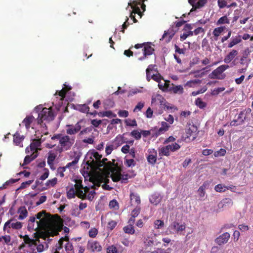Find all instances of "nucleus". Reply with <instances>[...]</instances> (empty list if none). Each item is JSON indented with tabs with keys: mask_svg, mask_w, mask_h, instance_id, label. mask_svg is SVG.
<instances>
[{
	"mask_svg": "<svg viewBox=\"0 0 253 253\" xmlns=\"http://www.w3.org/2000/svg\"><path fill=\"white\" fill-rule=\"evenodd\" d=\"M39 220L36 221L39 225V230L35 233L36 238L45 240L50 236H56L62 229V224L53 220L51 216L43 217Z\"/></svg>",
	"mask_w": 253,
	"mask_h": 253,
	"instance_id": "nucleus-1",
	"label": "nucleus"
},
{
	"mask_svg": "<svg viewBox=\"0 0 253 253\" xmlns=\"http://www.w3.org/2000/svg\"><path fill=\"white\" fill-rule=\"evenodd\" d=\"M51 139H57L59 141V144L62 151L70 150L75 141V136H69L66 134L58 133L54 135Z\"/></svg>",
	"mask_w": 253,
	"mask_h": 253,
	"instance_id": "nucleus-2",
	"label": "nucleus"
},
{
	"mask_svg": "<svg viewBox=\"0 0 253 253\" xmlns=\"http://www.w3.org/2000/svg\"><path fill=\"white\" fill-rule=\"evenodd\" d=\"M54 113L51 108H43L38 114L37 118L38 123L41 124L44 121L50 122L54 120Z\"/></svg>",
	"mask_w": 253,
	"mask_h": 253,
	"instance_id": "nucleus-3",
	"label": "nucleus"
},
{
	"mask_svg": "<svg viewBox=\"0 0 253 253\" xmlns=\"http://www.w3.org/2000/svg\"><path fill=\"white\" fill-rule=\"evenodd\" d=\"M166 100L164 97L159 94H156L152 98V105L156 107L158 106L159 107V114H162L166 107L168 109H169V107L166 105Z\"/></svg>",
	"mask_w": 253,
	"mask_h": 253,
	"instance_id": "nucleus-4",
	"label": "nucleus"
},
{
	"mask_svg": "<svg viewBox=\"0 0 253 253\" xmlns=\"http://www.w3.org/2000/svg\"><path fill=\"white\" fill-rule=\"evenodd\" d=\"M112 169L111 177L114 182H118L121 180L122 183H126L127 182L128 179L131 177L128 174H122L120 169L117 170L116 168H112Z\"/></svg>",
	"mask_w": 253,
	"mask_h": 253,
	"instance_id": "nucleus-5",
	"label": "nucleus"
},
{
	"mask_svg": "<svg viewBox=\"0 0 253 253\" xmlns=\"http://www.w3.org/2000/svg\"><path fill=\"white\" fill-rule=\"evenodd\" d=\"M229 68V66L227 65H222L213 71L210 75V76L211 78L223 80L226 77L225 74L223 72Z\"/></svg>",
	"mask_w": 253,
	"mask_h": 253,
	"instance_id": "nucleus-6",
	"label": "nucleus"
},
{
	"mask_svg": "<svg viewBox=\"0 0 253 253\" xmlns=\"http://www.w3.org/2000/svg\"><path fill=\"white\" fill-rule=\"evenodd\" d=\"M131 4V2L128 3V5L131 6V8L133 9V12L134 14H137L140 18H141L143 15V13L141 12L139 5L141 6L143 11H144L146 10V5L141 1V0H134Z\"/></svg>",
	"mask_w": 253,
	"mask_h": 253,
	"instance_id": "nucleus-7",
	"label": "nucleus"
},
{
	"mask_svg": "<svg viewBox=\"0 0 253 253\" xmlns=\"http://www.w3.org/2000/svg\"><path fill=\"white\" fill-rule=\"evenodd\" d=\"M233 205V202L230 198H225L221 200L217 205V208L215 210L217 212H221L230 208Z\"/></svg>",
	"mask_w": 253,
	"mask_h": 253,
	"instance_id": "nucleus-8",
	"label": "nucleus"
},
{
	"mask_svg": "<svg viewBox=\"0 0 253 253\" xmlns=\"http://www.w3.org/2000/svg\"><path fill=\"white\" fill-rule=\"evenodd\" d=\"M102 155L99 154L97 152H92L90 158L92 160L90 162L88 161L86 164L90 167L96 169L98 166V162L100 161Z\"/></svg>",
	"mask_w": 253,
	"mask_h": 253,
	"instance_id": "nucleus-9",
	"label": "nucleus"
},
{
	"mask_svg": "<svg viewBox=\"0 0 253 253\" xmlns=\"http://www.w3.org/2000/svg\"><path fill=\"white\" fill-rule=\"evenodd\" d=\"M41 142L38 139H34L33 142L30 144L29 147L26 148L25 151L26 153H29L30 151L33 153H38V147L41 146Z\"/></svg>",
	"mask_w": 253,
	"mask_h": 253,
	"instance_id": "nucleus-10",
	"label": "nucleus"
},
{
	"mask_svg": "<svg viewBox=\"0 0 253 253\" xmlns=\"http://www.w3.org/2000/svg\"><path fill=\"white\" fill-rule=\"evenodd\" d=\"M149 155L147 157L148 162L154 165L157 161V152L155 149H149L148 150Z\"/></svg>",
	"mask_w": 253,
	"mask_h": 253,
	"instance_id": "nucleus-11",
	"label": "nucleus"
},
{
	"mask_svg": "<svg viewBox=\"0 0 253 253\" xmlns=\"http://www.w3.org/2000/svg\"><path fill=\"white\" fill-rule=\"evenodd\" d=\"M230 235L228 232H225L220 235L216 240V243L219 245H222L226 244L229 240Z\"/></svg>",
	"mask_w": 253,
	"mask_h": 253,
	"instance_id": "nucleus-12",
	"label": "nucleus"
},
{
	"mask_svg": "<svg viewBox=\"0 0 253 253\" xmlns=\"http://www.w3.org/2000/svg\"><path fill=\"white\" fill-rule=\"evenodd\" d=\"M197 130L198 128L196 126L189 124L188 128L186 129V138H189L191 136H193V138H195Z\"/></svg>",
	"mask_w": 253,
	"mask_h": 253,
	"instance_id": "nucleus-13",
	"label": "nucleus"
},
{
	"mask_svg": "<svg viewBox=\"0 0 253 253\" xmlns=\"http://www.w3.org/2000/svg\"><path fill=\"white\" fill-rule=\"evenodd\" d=\"M246 117L244 112H241L237 116V119L234 120L230 123L231 126L240 125L243 124L245 120Z\"/></svg>",
	"mask_w": 253,
	"mask_h": 253,
	"instance_id": "nucleus-14",
	"label": "nucleus"
},
{
	"mask_svg": "<svg viewBox=\"0 0 253 253\" xmlns=\"http://www.w3.org/2000/svg\"><path fill=\"white\" fill-rule=\"evenodd\" d=\"M36 217L31 216L28 221V229L29 231H37L39 230V225L37 224V222L35 224Z\"/></svg>",
	"mask_w": 253,
	"mask_h": 253,
	"instance_id": "nucleus-15",
	"label": "nucleus"
},
{
	"mask_svg": "<svg viewBox=\"0 0 253 253\" xmlns=\"http://www.w3.org/2000/svg\"><path fill=\"white\" fill-rule=\"evenodd\" d=\"M174 35V33L172 29H169L168 31H165L162 37L160 39L161 41L165 40L166 43H169Z\"/></svg>",
	"mask_w": 253,
	"mask_h": 253,
	"instance_id": "nucleus-16",
	"label": "nucleus"
},
{
	"mask_svg": "<svg viewBox=\"0 0 253 253\" xmlns=\"http://www.w3.org/2000/svg\"><path fill=\"white\" fill-rule=\"evenodd\" d=\"M64 87L59 92L57 91L55 94V95H56L58 93V95L60 96V100L61 101V103H62V101L65 97L67 92L72 89L71 86L67 85L66 84H64Z\"/></svg>",
	"mask_w": 253,
	"mask_h": 253,
	"instance_id": "nucleus-17",
	"label": "nucleus"
},
{
	"mask_svg": "<svg viewBox=\"0 0 253 253\" xmlns=\"http://www.w3.org/2000/svg\"><path fill=\"white\" fill-rule=\"evenodd\" d=\"M143 47V53L145 56L152 55L154 52V48L151 46V42L145 43Z\"/></svg>",
	"mask_w": 253,
	"mask_h": 253,
	"instance_id": "nucleus-18",
	"label": "nucleus"
},
{
	"mask_svg": "<svg viewBox=\"0 0 253 253\" xmlns=\"http://www.w3.org/2000/svg\"><path fill=\"white\" fill-rule=\"evenodd\" d=\"M107 161V159L106 158H103L102 160H100V161L99 162H98V166L96 168V169H99L101 167H103L106 168L110 167L111 168L110 170H112V168H113L112 167L113 163L111 162H106Z\"/></svg>",
	"mask_w": 253,
	"mask_h": 253,
	"instance_id": "nucleus-19",
	"label": "nucleus"
},
{
	"mask_svg": "<svg viewBox=\"0 0 253 253\" xmlns=\"http://www.w3.org/2000/svg\"><path fill=\"white\" fill-rule=\"evenodd\" d=\"M238 51L236 50H232L224 58V62L225 63H229L237 55Z\"/></svg>",
	"mask_w": 253,
	"mask_h": 253,
	"instance_id": "nucleus-20",
	"label": "nucleus"
},
{
	"mask_svg": "<svg viewBox=\"0 0 253 253\" xmlns=\"http://www.w3.org/2000/svg\"><path fill=\"white\" fill-rule=\"evenodd\" d=\"M38 153H32L30 155H27L24 160V162L22 166L23 167L25 165H27L30 163L32 161L35 160L38 156Z\"/></svg>",
	"mask_w": 253,
	"mask_h": 253,
	"instance_id": "nucleus-21",
	"label": "nucleus"
},
{
	"mask_svg": "<svg viewBox=\"0 0 253 253\" xmlns=\"http://www.w3.org/2000/svg\"><path fill=\"white\" fill-rule=\"evenodd\" d=\"M170 228L175 232L182 231L185 229V225L180 224L179 223L175 221L171 224Z\"/></svg>",
	"mask_w": 253,
	"mask_h": 253,
	"instance_id": "nucleus-22",
	"label": "nucleus"
},
{
	"mask_svg": "<svg viewBox=\"0 0 253 253\" xmlns=\"http://www.w3.org/2000/svg\"><path fill=\"white\" fill-rule=\"evenodd\" d=\"M169 127V125L166 122H162L161 123V127L159 128L156 132V135H159L164 132L168 130Z\"/></svg>",
	"mask_w": 253,
	"mask_h": 253,
	"instance_id": "nucleus-23",
	"label": "nucleus"
},
{
	"mask_svg": "<svg viewBox=\"0 0 253 253\" xmlns=\"http://www.w3.org/2000/svg\"><path fill=\"white\" fill-rule=\"evenodd\" d=\"M170 152H169V149L167 145L159 148V155L160 157L164 156L168 157L170 156Z\"/></svg>",
	"mask_w": 253,
	"mask_h": 253,
	"instance_id": "nucleus-24",
	"label": "nucleus"
},
{
	"mask_svg": "<svg viewBox=\"0 0 253 253\" xmlns=\"http://www.w3.org/2000/svg\"><path fill=\"white\" fill-rule=\"evenodd\" d=\"M156 234H154L153 236H147L145 238L144 245L146 247H152L154 244V241Z\"/></svg>",
	"mask_w": 253,
	"mask_h": 253,
	"instance_id": "nucleus-25",
	"label": "nucleus"
},
{
	"mask_svg": "<svg viewBox=\"0 0 253 253\" xmlns=\"http://www.w3.org/2000/svg\"><path fill=\"white\" fill-rule=\"evenodd\" d=\"M18 212L19 213L18 219L20 220H23L26 218L28 214V211L25 207H20L18 210Z\"/></svg>",
	"mask_w": 253,
	"mask_h": 253,
	"instance_id": "nucleus-26",
	"label": "nucleus"
},
{
	"mask_svg": "<svg viewBox=\"0 0 253 253\" xmlns=\"http://www.w3.org/2000/svg\"><path fill=\"white\" fill-rule=\"evenodd\" d=\"M109 179L106 177L99 176L94 180V184L95 185L99 187L101 183L104 182V183L107 184L109 182Z\"/></svg>",
	"mask_w": 253,
	"mask_h": 253,
	"instance_id": "nucleus-27",
	"label": "nucleus"
},
{
	"mask_svg": "<svg viewBox=\"0 0 253 253\" xmlns=\"http://www.w3.org/2000/svg\"><path fill=\"white\" fill-rule=\"evenodd\" d=\"M35 120V118L33 116H27L23 121V123L24 124L27 129L30 127L31 123Z\"/></svg>",
	"mask_w": 253,
	"mask_h": 253,
	"instance_id": "nucleus-28",
	"label": "nucleus"
},
{
	"mask_svg": "<svg viewBox=\"0 0 253 253\" xmlns=\"http://www.w3.org/2000/svg\"><path fill=\"white\" fill-rule=\"evenodd\" d=\"M24 139V136L20 135L18 132H16L13 135V142L17 145H19Z\"/></svg>",
	"mask_w": 253,
	"mask_h": 253,
	"instance_id": "nucleus-29",
	"label": "nucleus"
},
{
	"mask_svg": "<svg viewBox=\"0 0 253 253\" xmlns=\"http://www.w3.org/2000/svg\"><path fill=\"white\" fill-rule=\"evenodd\" d=\"M89 190V188L87 187H85L84 188V192H83L82 189H79L77 191V196L82 199H85L86 198V193L88 192Z\"/></svg>",
	"mask_w": 253,
	"mask_h": 253,
	"instance_id": "nucleus-30",
	"label": "nucleus"
},
{
	"mask_svg": "<svg viewBox=\"0 0 253 253\" xmlns=\"http://www.w3.org/2000/svg\"><path fill=\"white\" fill-rule=\"evenodd\" d=\"M56 158V155L51 152H49L48 153V156L47 157V164L49 165L51 169H52V166L53 165V162L54 161Z\"/></svg>",
	"mask_w": 253,
	"mask_h": 253,
	"instance_id": "nucleus-31",
	"label": "nucleus"
},
{
	"mask_svg": "<svg viewBox=\"0 0 253 253\" xmlns=\"http://www.w3.org/2000/svg\"><path fill=\"white\" fill-rule=\"evenodd\" d=\"M66 133L68 135L72 136L77 133L73 125H66Z\"/></svg>",
	"mask_w": 253,
	"mask_h": 253,
	"instance_id": "nucleus-32",
	"label": "nucleus"
},
{
	"mask_svg": "<svg viewBox=\"0 0 253 253\" xmlns=\"http://www.w3.org/2000/svg\"><path fill=\"white\" fill-rule=\"evenodd\" d=\"M90 247L93 252H100L102 250L101 245H100L99 243L97 241H95L92 243Z\"/></svg>",
	"mask_w": 253,
	"mask_h": 253,
	"instance_id": "nucleus-33",
	"label": "nucleus"
},
{
	"mask_svg": "<svg viewBox=\"0 0 253 253\" xmlns=\"http://www.w3.org/2000/svg\"><path fill=\"white\" fill-rule=\"evenodd\" d=\"M167 146L168 147L169 152H175L176 151L178 150L180 148V146L178 143L174 142L173 143H172L171 144L168 145Z\"/></svg>",
	"mask_w": 253,
	"mask_h": 253,
	"instance_id": "nucleus-34",
	"label": "nucleus"
},
{
	"mask_svg": "<svg viewBox=\"0 0 253 253\" xmlns=\"http://www.w3.org/2000/svg\"><path fill=\"white\" fill-rule=\"evenodd\" d=\"M114 142L117 146H119L124 143L125 140H124V137L122 135L117 136L114 140Z\"/></svg>",
	"mask_w": 253,
	"mask_h": 253,
	"instance_id": "nucleus-35",
	"label": "nucleus"
},
{
	"mask_svg": "<svg viewBox=\"0 0 253 253\" xmlns=\"http://www.w3.org/2000/svg\"><path fill=\"white\" fill-rule=\"evenodd\" d=\"M124 122L126 126L135 127L137 126L135 119L131 120L130 119H126Z\"/></svg>",
	"mask_w": 253,
	"mask_h": 253,
	"instance_id": "nucleus-36",
	"label": "nucleus"
},
{
	"mask_svg": "<svg viewBox=\"0 0 253 253\" xmlns=\"http://www.w3.org/2000/svg\"><path fill=\"white\" fill-rule=\"evenodd\" d=\"M241 41L242 40L240 36L236 37L232 40V41L229 43L228 46V47L231 48L234 46L235 45L240 43L241 42Z\"/></svg>",
	"mask_w": 253,
	"mask_h": 253,
	"instance_id": "nucleus-37",
	"label": "nucleus"
},
{
	"mask_svg": "<svg viewBox=\"0 0 253 253\" xmlns=\"http://www.w3.org/2000/svg\"><path fill=\"white\" fill-rule=\"evenodd\" d=\"M99 116L102 117H115L116 116V115L115 114H113V112L111 111H106L102 112H100L98 114Z\"/></svg>",
	"mask_w": 253,
	"mask_h": 253,
	"instance_id": "nucleus-38",
	"label": "nucleus"
},
{
	"mask_svg": "<svg viewBox=\"0 0 253 253\" xmlns=\"http://www.w3.org/2000/svg\"><path fill=\"white\" fill-rule=\"evenodd\" d=\"M123 230L126 233H128L130 234H133L135 232L133 226L131 225H128L126 226H125L123 228Z\"/></svg>",
	"mask_w": 253,
	"mask_h": 253,
	"instance_id": "nucleus-39",
	"label": "nucleus"
},
{
	"mask_svg": "<svg viewBox=\"0 0 253 253\" xmlns=\"http://www.w3.org/2000/svg\"><path fill=\"white\" fill-rule=\"evenodd\" d=\"M150 201L155 205H158L161 201V198L157 195H153L150 198Z\"/></svg>",
	"mask_w": 253,
	"mask_h": 253,
	"instance_id": "nucleus-40",
	"label": "nucleus"
},
{
	"mask_svg": "<svg viewBox=\"0 0 253 253\" xmlns=\"http://www.w3.org/2000/svg\"><path fill=\"white\" fill-rule=\"evenodd\" d=\"M130 198L131 201H134L135 203L137 205H139L140 204V197L137 194H135L133 193H130Z\"/></svg>",
	"mask_w": 253,
	"mask_h": 253,
	"instance_id": "nucleus-41",
	"label": "nucleus"
},
{
	"mask_svg": "<svg viewBox=\"0 0 253 253\" xmlns=\"http://www.w3.org/2000/svg\"><path fill=\"white\" fill-rule=\"evenodd\" d=\"M171 90L174 93L181 94L183 92V88L180 85H175L171 88Z\"/></svg>",
	"mask_w": 253,
	"mask_h": 253,
	"instance_id": "nucleus-42",
	"label": "nucleus"
},
{
	"mask_svg": "<svg viewBox=\"0 0 253 253\" xmlns=\"http://www.w3.org/2000/svg\"><path fill=\"white\" fill-rule=\"evenodd\" d=\"M164 226V222L163 220L157 219L154 222V227L156 229H159Z\"/></svg>",
	"mask_w": 253,
	"mask_h": 253,
	"instance_id": "nucleus-43",
	"label": "nucleus"
},
{
	"mask_svg": "<svg viewBox=\"0 0 253 253\" xmlns=\"http://www.w3.org/2000/svg\"><path fill=\"white\" fill-rule=\"evenodd\" d=\"M230 22L229 19L227 16H224L220 17L217 22V25H221L224 24H229Z\"/></svg>",
	"mask_w": 253,
	"mask_h": 253,
	"instance_id": "nucleus-44",
	"label": "nucleus"
},
{
	"mask_svg": "<svg viewBox=\"0 0 253 253\" xmlns=\"http://www.w3.org/2000/svg\"><path fill=\"white\" fill-rule=\"evenodd\" d=\"M130 135L136 140H139L141 138V132H139L138 130H133L130 132Z\"/></svg>",
	"mask_w": 253,
	"mask_h": 253,
	"instance_id": "nucleus-45",
	"label": "nucleus"
},
{
	"mask_svg": "<svg viewBox=\"0 0 253 253\" xmlns=\"http://www.w3.org/2000/svg\"><path fill=\"white\" fill-rule=\"evenodd\" d=\"M49 213L46 212L45 211H42L36 215V218L38 219H42L43 217L50 216Z\"/></svg>",
	"mask_w": 253,
	"mask_h": 253,
	"instance_id": "nucleus-46",
	"label": "nucleus"
},
{
	"mask_svg": "<svg viewBox=\"0 0 253 253\" xmlns=\"http://www.w3.org/2000/svg\"><path fill=\"white\" fill-rule=\"evenodd\" d=\"M78 108V109L80 112L84 113H89V107L85 104L80 105Z\"/></svg>",
	"mask_w": 253,
	"mask_h": 253,
	"instance_id": "nucleus-47",
	"label": "nucleus"
},
{
	"mask_svg": "<svg viewBox=\"0 0 253 253\" xmlns=\"http://www.w3.org/2000/svg\"><path fill=\"white\" fill-rule=\"evenodd\" d=\"M75 191L73 188L70 189L67 192V197L69 199L75 198Z\"/></svg>",
	"mask_w": 253,
	"mask_h": 253,
	"instance_id": "nucleus-48",
	"label": "nucleus"
},
{
	"mask_svg": "<svg viewBox=\"0 0 253 253\" xmlns=\"http://www.w3.org/2000/svg\"><path fill=\"white\" fill-rule=\"evenodd\" d=\"M57 182V178L54 177L51 179L48 180L45 183V185L47 187L51 185L52 187H54Z\"/></svg>",
	"mask_w": 253,
	"mask_h": 253,
	"instance_id": "nucleus-49",
	"label": "nucleus"
},
{
	"mask_svg": "<svg viewBox=\"0 0 253 253\" xmlns=\"http://www.w3.org/2000/svg\"><path fill=\"white\" fill-rule=\"evenodd\" d=\"M226 153V151L224 149L221 148L219 150L216 151L214 153V155L215 157L224 156Z\"/></svg>",
	"mask_w": 253,
	"mask_h": 253,
	"instance_id": "nucleus-50",
	"label": "nucleus"
},
{
	"mask_svg": "<svg viewBox=\"0 0 253 253\" xmlns=\"http://www.w3.org/2000/svg\"><path fill=\"white\" fill-rule=\"evenodd\" d=\"M205 190H206V185H205V183H204L203 184V185L199 188V189L198 190V193L200 197H203L205 196Z\"/></svg>",
	"mask_w": 253,
	"mask_h": 253,
	"instance_id": "nucleus-51",
	"label": "nucleus"
},
{
	"mask_svg": "<svg viewBox=\"0 0 253 253\" xmlns=\"http://www.w3.org/2000/svg\"><path fill=\"white\" fill-rule=\"evenodd\" d=\"M217 4L220 8H223L225 7H227L228 1L227 0H218Z\"/></svg>",
	"mask_w": 253,
	"mask_h": 253,
	"instance_id": "nucleus-52",
	"label": "nucleus"
},
{
	"mask_svg": "<svg viewBox=\"0 0 253 253\" xmlns=\"http://www.w3.org/2000/svg\"><path fill=\"white\" fill-rule=\"evenodd\" d=\"M214 189L218 192H222L225 191L227 188L222 184H218L215 186Z\"/></svg>",
	"mask_w": 253,
	"mask_h": 253,
	"instance_id": "nucleus-53",
	"label": "nucleus"
},
{
	"mask_svg": "<svg viewBox=\"0 0 253 253\" xmlns=\"http://www.w3.org/2000/svg\"><path fill=\"white\" fill-rule=\"evenodd\" d=\"M23 240L26 244H34L35 246H36V241L33 239H31L29 238V236L27 235H25L23 236Z\"/></svg>",
	"mask_w": 253,
	"mask_h": 253,
	"instance_id": "nucleus-54",
	"label": "nucleus"
},
{
	"mask_svg": "<svg viewBox=\"0 0 253 253\" xmlns=\"http://www.w3.org/2000/svg\"><path fill=\"white\" fill-rule=\"evenodd\" d=\"M195 104L201 109L204 108L206 105V103L202 101V99L200 98H198L196 99Z\"/></svg>",
	"mask_w": 253,
	"mask_h": 253,
	"instance_id": "nucleus-55",
	"label": "nucleus"
},
{
	"mask_svg": "<svg viewBox=\"0 0 253 253\" xmlns=\"http://www.w3.org/2000/svg\"><path fill=\"white\" fill-rule=\"evenodd\" d=\"M118 114L120 117L126 118L128 116L129 113L126 110H120L118 111Z\"/></svg>",
	"mask_w": 253,
	"mask_h": 253,
	"instance_id": "nucleus-56",
	"label": "nucleus"
},
{
	"mask_svg": "<svg viewBox=\"0 0 253 253\" xmlns=\"http://www.w3.org/2000/svg\"><path fill=\"white\" fill-rule=\"evenodd\" d=\"M224 29V27H220L215 28L213 32V35L215 37H218L220 35V34L221 33V32L223 31Z\"/></svg>",
	"mask_w": 253,
	"mask_h": 253,
	"instance_id": "nucleus-57",
	"label": "nucleus"
},
{
	"mask_svg": "<svg viewBox=\"0 0 253 253\" xmlns=\"http://www.w3.org/2000/svg\"><path fill=\"white\" fill-rule=\"evenodd\" d=\"M107 253H118V251L115 246L112 245L107 248Z\"/></svg>",
	"mask_w": 253,
	"mask_h": 253,
	"instance_id": "nucleus-58",
	"label": "nucleus"
},
{
	"mask_svg": "<svg viewBox=\"0 0 253 253\" xmlns=\"http://www.w3.org/2000/svg\"><path fill=\"white\" fill-rule=\"evenodd\" d=\"M9 228H12L13 229H19L21 228L22 227V224L20 222H16L15 223H12L10 224V226H8Z\"/></svg>",
	"mask_w": 253,
	"mask_h": 253,
	"instance_id": "nucleus-59",
	"label": "nucleus"
},
{
	"mask_svg": "<svg viewBox=\"0 0 253 253\" xmlns=\"http://www.w3.org/2000/svg\"><path fill=\"white\" fill-rule=\"evenodd\" d=\"M140 212V208L137 206L131 212V216L134 217H137Z\"/></svg>",
	"mask_w": 253,
	"mask_h": 253,
	"instance_id": "nucleus-60",
	"label": "nucleus"
},
{
	"mask_svg": "<svg viewBox=\"0 0 253 253\" xmlns=\"http://www.w3.org/2000/svg\"><path fill=\"white\" fill-rule=\"evenodd\" d=\"M65 249L67 252L69 251L74 252V247L72 243L69 242H67L65 245Z\"/></svg>",
	"mask_w": 253,
	"mask_h": 253,
	"instance_id": "nucleus-61",
	"label": "nucleus"
},
{
	"mask_svg": "<svg viewBox=\"0 0 253 253\" xmlns=\"http://www.w3.org/2000/svg\"><path fill=\"white\" fill-rule=\"evenodd\" d=\"M92 131V128L90 127H86L83 130H81L79 132V135L82 136L84 134H87Z\"/></svg>",
	"mask_w": 253,
	"mask_h": 253,
	"instance_id": "nucleus-62",
	"label": "nucleus"
},
{
	"mask_svg": "<svg viewBox=\"0 0 253 253\" xmlns=\"http://www.w3.org/2000/svg\"><path fill=\"white\" fill-rule=\"evenodd\" d=\"M79 160V158L78 157H76L72 162L68 163L65 167H66V168H69L75 165L78 163Z\"/></svg>",
	"mask_w": 253,
	"mask_h": 253,
	"instance_id": "nucleus-63",
	"label": "nucleus"
},
{
	"mask_svg": "<svg viewBox=\"0 0 253 253\" xmlns=\"http://www.w3.org/2000/svg\"><path fill=\"white\" fill-rule=\"evenodd\" d=\"M98 233V231L96 228H92L89 231V236L90 237L94 238L96 237Z\"/></svg>",
	"mask_w": 253,
	"mask_h": 253,
	"instance_id": "nucleus-64",
	"label": "nucleus"
}]
</instances>
